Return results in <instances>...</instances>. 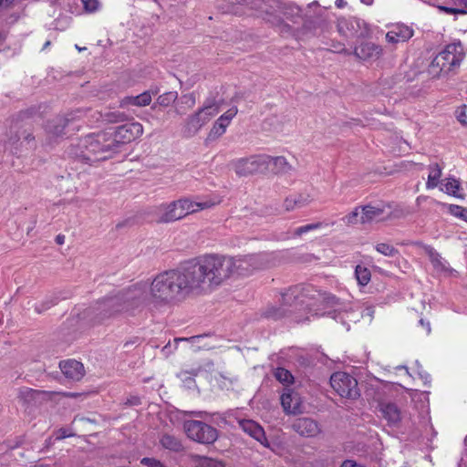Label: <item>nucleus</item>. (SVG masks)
<instances>
[{
	"label": "nucleus",
	"instance_id": "f257e3e1",
	"mask_svg": "<svg viewBox=\"0 0 467 467\" xmlns=\"http://www.w3.org/2000/svg\"><path fill=\"white\" fill-rule=\"evenodd\" d=\"M145 288L146 285L136 284L124 289L119 306L129 311L140 306L148 296L152 303L161 305L210 291L201 257L157 275L150 283L149 294Z\"/></svg>",
	"mask_w": 467,
	"mask_h": 467
},
{
	"label": "nucleus",
	"instance_id": "f03ea898",
	"mask_svg": "<svg viewBox=\"0 0 467 467\" xmlns=\"http://www.w3.org/2000/svg\"><path fill=\"white\" fill-rule=\"evenodd\" d=\"M209 290L220 285L232 275H248L255 270L267 266L265 254H249L243 257H230L219 254L201 256Z\"/></svg>",
	"mask_w": 467,
	"mask_h": 467
},
{
	"label": "nucleus",
	"instance_id": "7ed1b4c3",
	"mask_svg": "<svg viewBox=\"0 0 467 467\" xmlns=\"http://www.w3.org/2000/svg\"><path fill=\"white\" fill-rule=\"evenodd\" d=\"M117 129L111 127L97 134H89L72 146L70 154L87 163L107 160L115 154Z\"/></svg>",
	"mask_w": 467,
	"mask_h": 467
},
{
	"label": "nucleus",
	"instance_id": "20e7f679",
	"mask_svg": "<svg viewBox=\"0 0 467 467\" xmlns=\"http://www.w3.org/2000/svg\"><path fill=\"white\" fill-rule=\"evenodd\" d=\"M465 57L464 47L460 40L446 45L431 60L428 74L431 78H441L455 73Z\"/></svg>",
	"mask_w": 467,
	"mask_h": 467
},
{
	"label": "nucleus",
	"instance_id": "39448f33",
	"mask_svg": "<svg viewBox=\"0 0 467 467\" xmlns=\"http://www.w3.org/2000/svg\"><path fill=\"white\" fill-rule=\"evenodd\" d=\"M305 287L302 285L288 288L281 294V306H269L265 312L268 318L279 319L293 313L305 303Z\"/></svg>",
	"mask_w": 467,
	"mask_h": 467
},
{
	"label": "nucleus",
	"instance_id": "423d86ee",
	"mask_svg": "<svg viewBox=\"0 0 467 467\" xmlns=\"http://www.w3.org/2000/svg\"><path fill=\"white\" fill-rule=\"evenodd\" d=\"M220 111L219 106L216 104H205L196 112L189 115L182 123V133L186 138L195 136L199 130L206 125L212 118Z\"/></svg>",
	"mask_w": 467,
	"mask_h": 467
},
{
	"label": "nucleus",
	"instance_id": "0eeeda50",
	"mask_svg": "<svg viewBox=\"0 0 467 467\" xmlns=\"http://www.w3.org/2000/svg\"><path fill=\"white\" fill-rule=\"evenodd\" d=\"M183 430L190 440L198 443L213 444L218 439L217 429L202 420H186Z\"/></svg>",
	"mask_w": 467,
	"mask_h": 467
},
{
	"label": "nucleus",
	"instance_id": "6e6552de",
	"mask_svg": "<svg viewBox=\"0 0 467 467\" xmlns=\"http://www.w3.org/2000/svg\"><path fill=\"white\" fill-rule=\"evenodd\" d=\"M325 11L320 5L314 2L307 5V9L304 14L303 34L318 36L327 29L328 23L324 16Z\"/></svg>",
	"mask_w": 467,
	"mask_h": 467
},
{
	"label": "nucleus",
	"instance_id": "1a4fd4ad",
	"mask_svg": "<svg viewBox=\"0 0 467 467\" xmlns=\"http://www.w3.org/2000/svg\"><path fill=\"white\" fill-rule=\"evenodd\" d=\"M330 385L342 398L356 400L360 396L357 379L346 372L338 371L332 374Z\"/></svg>",
	"mask_w": 467,
	"mask_h": 467
},
{
	"label": "nucleus",
	"instance_id": "9d476101",
	"mask_svg": "<svg viewBox=\"0 0 467 467\" xmlns=\"http://www.w3.org/2000/svg\"><path fill=\"white\" fill-rule=\"evenodd\" d=\"M337 28L338 33L346 37H368L371 35L368 24L355 16L338 18Z\"/></svg>",
	"mask_w": 467,
	"mask_h": 467
},
{
	"label": "nucleus",
	"instance_id": "9b49d317",
	"mask_svg": "<svg viewBox=\"0 0 467 467\" xmlns=\"http://www.w3.org/2000/svg\"><path fill=\"white\" fill-rule=\"evenodd\" d=\"M268 155L260 154L241 158L233 162L234 171L239 176H248L267 171Z\"/></svg>",
	"mask_w": 467,
	"mask_h": 467
},
{
	"label": "nucleus",
	"instance_id": "f8f14e48",
	"mask_svg": "<svg viewBox=\"0 0 467 467\" xmlns=\"http://www.w3.org/2000/svg\"><path fill=\"white\" fill-rule=\"evenodd\" d=\"M143 131L142 125L132 120L130 114L119 111V144H126L135 140Z\"/></svg>",
	"mask_w": 467,
	"mask_h": 467
},
{
	"label": "nucleus",
	"instance_id": "ddd939ff",
	"mask_svg": "<svg viewBox=\"0 0 467 467\" xmlns=\"http://www.w3.org/2000/svg\"><path fill=\"white\" fill-rule=\"evenodd\" d=\"M291 427L294 431L302 437L313 438L321 433L319 423L308 417L296 419Z\"/></svg>",
	"mask_w": 467,
	"mask_h": 467
},
{
	"label": "nucleus",
	"instance_id": "4468645a",
	"mask_svg": "<svg viewBox=\"0 0 467 467\" xmlns=\"http://www.w3.org/2000/svg\"><path fill=\"white\" fill-rule=\"evenodd\" d=\"M237 112V108L233 107L221 115L213 123L208 134V139L213 140L221 137L226 131L227 127L230 125L232 119L236 116Z\"/></svg>",
	"mask_w": 467,
	"mask_h": 467
},
{
	"label": "nucleus",
	"instance_id": "2eb2a0df",
	"mask_svg": "<svg viewBox=\"0 0 467 467\" xmlns=\"http://www.w3.org/2000/svg\"><path fill=\"white\" fill-rule=\"evenodd\" d=\"M382 53V47L372 42H362L353 51L354 56L363 61L378 60Z\"/></svg>",
	"mask_w": 467,
	"mask_h": 467
},
{
	"label": "nucleus",
	"instance_id": "dca6fc26",
	"mask_svg": "<svg viewBox=\"0 0 467 467\" xmlns=\"http://www.w3.org/2000/svg\"><path fill=\"white\" fill-rule=\"evenodd\" d=\"M379 410L390 427H398L403 418V414L398 405L392 402L379 403Z\"/></svg>",
	"mask_w": 467,
	"mask_h": 467
},
{
	"label": "nucleus",
	"instance_id": "f3484780",
	"mask_svg": "<svg viewBox=\"0 0 467 467\" xmlns=\"http://www.w3.org/2000/svg\"><path fill=\"white\" fill-rule=\"evenodd\" d=\"M387 208H389V205L384 203L361 206V223H371L381 220L384 217Z\"/></svg>",
	"mask_w": 467,
	"mask_h": 467
},
{
	"label": "nucleus",
	"instance_id": "a211bd4d",
	"mask_svg": "<svg viewBox=\"0 0 467 467\" xmlns=\"http://www.w3.org/2000/svg\"><path fill=\"white\" fill-rule=\"evenodd\" d=\"M239 426L245 433L259 441L262 445L269 447L265 431L257 422L252 420H239Z\"/></svg>",
	"mask_w": 467,
	"mask_h": 467
},
{
	"label": "nucleus",
	"instance_id": "6ab92c4d",
	"mask_svg": "<svg viewBox=\"0 0 467 467\" xmlns=\"http://www.w3.org/2000/svg\"><path fill=\"white\" fill-rule=\"evenodd\" d=\"M281 404L286 413L296 414L302 412V401L298 393L287 389L281 396Z\"/></svg>",
	"mask_w": 467,
	"mask_h": 467
},
{
	"label": "nucleus",
	"instance_id": "aec40b11",
	"mask_svg": "<svg viewBox=\"0 0 467 467\" xmlns=\"http://www.w3.org/2000/svg\"><path fill=\"white\" fill-rule=\"evenodd\" d=\"M59 368L67 379L73 380H79L85 374L83 364L75 359L60 361Z\"/></svg>",
	"mask_w": 467,
	"mask_h": 467
},
{
	"label": "nucleus",
	"instance_id": "412c9836",
	"mask_svg": "<svg viewBox=\"0 0 467 467\" xmlns=\"http://www.w3.org/2000/svg\"><path fill=\"white\" fill-rule=\"evenodd\" d=\"M150 104V97L149 93H140L137 96H127L121 99L119 102V109H126L129 112L134 111L133 107L141 108Z\"/></svg>",
	"mask_w": 467,
	"mask_h": 467
},
{
	"label": "nucleus",
	"instance_id": "4be33fe9",
	"mask_svg": "<svg viewBox=\"0 0 467 467\" xmlns=\"http://www.w3.org/2000/svg\"><path fill=\"white\" fill-rule=\"evenodd\" d=\"M413 36V30L405 25H395L386 35L389 43L398 44L406 42Z\"/></svg>",
	"mask_w": 467,
	"mask_h": 467
},
{
	"label": "nucleus",
	"instance_id": "5701e85b",
	"mask_svg": "<svg viewBox=\"0 0 467 467\" xmlns=\"http://www.w3.org/2000/svg\"><path fill=\"white\" fill-rule=\"evenodd\" d=\"M179 201L182 204L181 208H182V210L183 212L184 217L190 213H193L198 211L210 208L219 202H213L211 200L195 202V201H191L190 199H187V198L180 199Z\"/></svg>",
	"mask_w": 467,
	"mask_h": 467
},
{
	"label": "nucleus",
	"instance_id": "b1692460",
	"mask_svg": "<svg viewBox=\"0 0 467 467\" xmlns=\"http://www.w3.org/2000/svg\"><path fill=\"white\" fill-rule=\"evenodd\" d=\"M68 124V119L65 117H56L49 120L46 126V132L48 140L60 137L64 133L65 128Z\"/></svg>",
	"mask_w": 467,
	"mask_h": 467
},
{
	"label": "nucleus",
	"instance_id": "393cba45",
	"mask_svg": "<svg viewBox=\"0 0 467 467\" xmlns=\"http://www.w3.org/2000/svg\"><path fill=\"white\" fill-rule=\"evenodd\" d=\"M157 220L160 223H171L177 221L175 202L162 203L155 210Z\"/></svg>",
	"mask_w": 467,
	"mask_h": 467
},
{
	"label": "nucleus",
	"instance_id": "a878e982",
	"mask_svg": "<svg viewBox=\"0 0 467 467\" xmlns=\"http://www.w3.org/2000/svg\"><path fill=\"white\" fill-rule=\"evenodd\" d=\"M440 8L451 15L467 14V0H446Z\"/></svg>",
	"mask_w": 467,
	"mask_h": 467
},
{
	"label": "nucleus",
	"instance_id": "bb28decb",
	"mask_svg": "<svg viewBox=\"0 0 467 467\" xmlns=\"http://www.w3.org/2000/svg\"><path fill=\"white\" fill-rule=\"evenodd\" d=\"M160 443L164 449L174 452H180L183 450L182 441L178 437L169 433L161 435L160 438Z\"/></svg>",
	"mask_w": 467,
	"mask_h": 467
},
{
	"label": "nucleus",
	"instance_id": "cd10ccee",
	"mask_svg": "<svg viewBox=\"0 0 467 467\" xmlns=\"http://www.w3.org/2000/svg\"><path fill=\"white\" fill-rule=\"evenodd\" d=\"M426 253L434 267L438 272H447L449 270L448 263L441 256V254L432 247L426 248Z\"/></svg>",
	"mask_w": 467,
	"mask_h": 467
},
{
	"label": "nucleus",
	"instance_id": "c85d7f7f",
	"mask_svg": "<svg viewBox=\"0 0 467 467\" xmlns=\"http://www.w3.org/2000/svg\"><path fill=\"white\" fill-rule=\"evenodd\" d=\"M268 159L270 161L267 162V171H272L274 172H285L290 170V165L285 157H271L268 155Z\"/></svg>",
	"mask_w": 467,
	"mask_h": 467
},
{
	"label": "nucleus",
	"instance_id": "c756f323",
	"mask_svg": "<svg viewBox=\"0 0 467 467\" xmlns=\"http://www.w3.org/2000/svg\"><path fill=\"white\" fill-rule=\"evenodd\" d=\"M310 202L309 196L295 195L287 197L284 205L286 211H292L296 208H301Z\"/></svg>",
	"mask_w": 467,
	"mask_h": 467
},
{
	"label": "nucleus",
	"instance_id": "7c9ffc66",
	"mask_svg": "<svg viewBox=\"0 0 467 467\" xmlns=\"http://www.w3.org/2000/svg\"><path fill=\"white\" fill-rule=\"evenodd\" d=\"M460 182L454 178H449L442 183L441 191L456 198L463 199V195L460 192Z\"/></svg>",
	"mask_w": 467,
	"mask_h": 467
},
{
	"label": "nucleus",
	"instance_id": "2f4dec72",
	"mask_svg": "<svg viewBox=\"0 0 467 467\" xmlns=\"http://www.w3.org/2000/svg\"><path fill=\"white\" fill-rule=\"evenodd\" d=\"M429 175L428 181L426 182V187L428 189H433L438 186L440 178L441 176V169L439 167L437 163H433L429 166Z\"/></svg>",
	"mask_w": 467,
	"mask_h": 467
},
{
	"label": "nucleus",
	"instance_id": "473e14b6",
	"mask_svg": "<svg viewBox=\"0 0 467 467\" xmlns=\"http://www.w3.org/2000/svg\"><path fill=\"white\" fill-rule=\"evenodd\" d=\"M177 99L178 93L176 91L165 92L157 98L156 102L152 105L151 109H155L157 105L167 108L174 103Z\"/></svg>",
	"mask_w": 467,
	"mask_h": 467
},
{
	"label": "nucleus",
	"instance_id": "72a5a7b5",
	"mask_svg": "<svg viewBox=\"0 0 467 467\" xmlns=\"http://www.w3.org/2000/svg\"><path fill=\"white\" fill-rule=\"evenodd\" d=\"M195 103H196V100H195L194 94L191 93V94L183 95L181 97L180 104L185 105L186 107L178 105L176 107L175 111L177 114L182 115L186 112L187 109L193 108Z\"/></svg>",
	"mask_w": 467,
	"mask_h": 467
},
{
	"label": "nucleus",
	"instance_id": "f704fd0d",
	"mask_svg": "<svg viewBox=\"0 0 467 467\" xmlns=\"http://www.w3.org/2000/svg\"><path fill=\"white\" fill-rule=\"evenodd\" d=\"M355 275L358 285L365 286L367 285L371 278L370 271L362 265H357L355 269Z\"/></svg>",
	"mask_w": 467,
	"mask_h": 467
},
{
	"label": "nucleus",
	"instance_id": "c9c22d12",
	"mask_svg": "<svg viewBox=\"0 0 467 467\" xmlns=\"http://www.w3.org/2000/svg\"><path fill=\"white\" fill-rule=\"evenodd\" d=\"M302 9L296 5H289L284 9V16L286 19L292 21L293 23H297L298 18H300L304 15L302 14Z\"/></svg>",
	"mask_w": 467,
	"mask_h": 467
},
{
	"label": "nucleus",
	"instance_id": "e433bc0d",
	"mask_svg": "<svg viewBox=\"0 0 467 467\" xmlns=\"http://www.w3.org/2000/svg\"><path fill=\"white\" fill-rule=\"evenodd\" d=\"M200 368H194L192 371H182L179 378L184 383L185 387L192 389L194 386V377L198 375Z\"/></svg>",
	"mask_w": 467,
	"mask_h": 467
},
{
	"label": "nucleus",
	"instance_id": "4c0bfd02",
	"mask_svg": "<svg viewBox=\"0 0 467 467\" xmlns=\"http://www.w3.org/2000/svg\"><path fill=\"white\" fill-rule=\"evenodd\" d=\"M275 377L278 381L284 384H291L294 380V377L291 372L284 368H276Z\"/></svg>",
	"mask_w": 467,
	"mask_h": 467
},
{
	"label": "nucleus",
	"instance_id": "58836bf2",
	"mask_svg": "<svg viewBox=\"0 0 467 467\" xmlns=\"http://www.w3.org/2000/svg\"><path fill=\"white\" fill-rule=\"evenodd\" d=\"M34 139L35 138L32 136L30 132H26V130H24L23 132H21V134L16 136V138H11L9 140V143L13 146L21 140L20 144L22 146H29V144L34 140Z\"/></svg>",
	"mask_w": 467,
	"mask_h": 467
},
{
	"label": "nucleus",
	"instance_id": "ea45409f",
	"mask_svg": "<svg viewBox=\"0 0 467 467\" xmlns=\"http://www.w3.org/2000/svg\"><path fill=\"white\" fill-rule=\"evenodd\" d=\"M347 224L361 223V206L356 207L351 213L343 218Z\"/></svg>",
	"mask_w": 467,
	"mask_h": 467
},
{
	"label": "nucleus",
	"instance_id": "a19ab883",
	"mask_svg": "<svg viewBox=\"0 0 467 467\" xmlns=\"http://www.w3.org/2000/svg\"><path fill=\"white\" fill-rule=\"evenodd\" d=\"M58 298L55 296H50L44 300L41 303H38L35 306V311L38 314L49 309L51 306L57 304Z\"/></svg>",
	"mask_w": 467,
	"mask_h": 467
},
{
	"label": "nucleus",
	"instance_id": "79ce46f5",
	"mask_svg": "<svg viewBox=\"0 0 467 467\" xmlns=\"http://www.w3.org/2000/svg\"><path fill=\"white\" fill-rule=\"evenodd\" d=\"M376 250L385 256L389 257H393L398 254V250L394 246L385 243L378 244L376 245Z\"/></svg>",
	"mask_w": 467,
	"mask_h": 467
},
{
	"label": "nucleus",
	"instance_id": "37998d69",
	"mask_svg": "<svg viewBox=\"0 0 467 467\" xmlns=\"http://www.w3.org/2000/svg\"><path fill=\"white\" fill-rule=\"evenodd\" d=\"M449 212L452 215L462 218L467 222V208H464V207H462V206L456 205V204H450Z\"/></svg>",
	"mask_w": 467,
	"mask_h": 467
},
{
	"label": "nucleus",
	"instance_id": "c03bdc74",
	"mask_svg": "<svg viewBox=\"0 0 467 467\" xmlns=\"http://www.w3.org/2000/svg\"><path fill=\"white\" fill-rule=\"evenodd\" d=\"M199 467H224V464L222 461H218L212 458H203Z\"/></svg>",
	"mask_w": 467,
	"mask_h": 467
},
{
	"label": "nucleus",
	"instance_id": "a18cd8bd",
	"mask_svg": "<svg viewBox=\"0 0 467 467\" xmlns=\"http://www.w3.org/2000/svg\"><path fill=\"white\" fill-rule=\"evenodd\" d=\"M457 119L462 124L467 126V105H462L456 111Z\"/></svg>",
	"mask_w": 467,
	"mask_h": 467
},
{
	"label": "nucleus",
	"instance_id": "49530a36",
	"mask_svg": "<svg viewBox=\"0 0 467 467\" xmlns=\"http://www.w3.org/2000/svg\"><path fill=\"white\" fill-rule=\"evenodd\" d=\"M84 9L88 13L96 12L99 7L98 0H81Z\"/></svg>",
	"mask_w": 467,
	"mask_h": 467
},
{
	"label": "nucleus",
	"instance_id": "de8ad7c7",
	"mask_svg": "<svg viewBox=\"0 0 467 467\" xmlns=\"http://www.w3.org/2000/svg\"><path fill=\"white\" fill-rule=\"evenodd\" d=\"M140 463L147 467H167L160 460L155 458L144 457L140 460Z\"/></svg>",
	"mask_w": 467,
	"mask_h": 467
},
{
	"label": "nucleus",
	"instance_id": "09e8293b",
	"mask_svg": "<svg viewBox=\"0 0 467 467\" xmlns=\"http://www.w3.org/2000/svg\"><path fill=\"white\" fill-rule=\"evenodd\" d=\"M115 306V301L113 298L104 300L100 303H99V306L97 307L98 310H107L109 311L108 307H114Z\"/></svg>",
	"mask_w": 467,
	"mask_h": 467
},
{
	"label": "nucleus",
	"instance_id": "8fccbe9b",
	"mask_svg": "<svg viewBox=\"0 0 467 467\" xmlns=\"http://www.w3.org/2000/svg\"><path fill=\"white\" fill-rule=\"evenodd\" d=\"M181 413L185 416H192V417H198V418H204L208 415V413L206 411H202V410H183Z\"/></svg>",
	"mask_w": 467,
	"mask_h": 467
},
{
	"label": "nucleus",
	"instance_id": "3c124183",
	"mask_svg": "<svg viewBox=\"0 0 467 467\" xmlns=\"http://www.w3.org/2000/svg\"><path fill=\"white\" fill-rule=\"evenodd\" d=\"M276 26L279 28L280 33H282V34H290L291 33L290 26L284 23L282 20H278Z\"/></svg>",
	"mask_w": 467,
	"mask_h": 467
},
{
	"label": "nucleus",
	"instance_id": "603ef678",
	"mask_svg": "<svg viewBox=\"0 0 467 467\" xmlns=\"http://www.w3.org/2000/svg\"><path fill=\"white\" fill-rule=\"evenodd\" d=\"M139 404H140V398L137 396H131L130 398L127 399V400L125 401V405H128V406H137Z\"/></svg>",
	"mask_w": 467,
	"mask_h": 467
},
{
	"label": "nucleus",
	"instance_id": "864d4df0",
	"mask_svg": "<svg viewBox=\"0 0 467 467\" xmlns=\"http://www.w3.org/2000/svg\"><path fill=\"white\" fill-rule=\"evenodd\" d=\"M175 202V208H176V214H177V220H180L184 217L182 208H181L182 204L179 200L173 201Z\"/></svg>",
	"mask_w": 467,
	"mask_h": 467
},
{
	"label": "nucleus",
	"instance_id": "5fc2aeb1",
	"mask_svg": "<svg viewBox=\"0 0 467 467\" xmlns=\"http://www.w3.org/2000/svg\"><path fill=\"white\" fill-rule=\"evenodd\" d=\"M306 233H308L307 228L306 225H303V226L296 228L294 230L293 234L295 236H301L302 234H306Z\"/></svg>",
	"mask_w": 467,
	"mask_h": 467
},
{
	"label": "nucleus",
	"instance_id": "6e6d98bb",
	"mask_svg": "<svg viewBox=\"0 0 467 467\" xmlns=\"http://www.w3.org/2000/svg\"><path fill=\"white\" fill-rule=\"evenodd\" d=\"M306 226L309 233L311 231L320 229L323 226V223H314L306 224Z\"/></svg>",
	"mask_w": 467,
	"mask_h": 467
},
{
	"label": "nucleus",
	"instance_id": "4d7b16f0",
	"mask_svg": "<svg viewBox=\"0 0 467 467\" xmlns=\"http://www.w3.org/2000/svg\"><path fill=\"white\" fill-rule=\"evenodd\" d=\"M202 337V336H194V337H192L190 338H175L174 341L175 343H178L180 341H192V342H197L199 341L201 338Z\"/></svg>",
	"mask_w": 467,
	"mask_h": 467
},
{
	"label": "nucleus",
	"instance_id": "13d9d810",
	"mask_svg": "<svg viewBox=\"0 0 467 467\" xmlns=\"http://www.w3.org/2000/svg\"><path fill=\"white\" fill-rule=\"evenodd\" d=\"M405 213H406L402 209H396L390 214H389L388 217H401L404 216Z\"/></svg>",
	"mask_w": 467,
	"mask_h": 467
},
{
	"label": "nucleus",
	"instance_id": "bf43d9fd",
	"mask_svg": "<svg viewBox=\"0 0 467 467\" xmlns=\"http://www.w3.org/2000/svg\"><path fill=\"white\" fill-rule=\"evenodd\" d=\"M160 92V88L158 87H151L149 90L144 91V93H149L150 97V101L152 100V97L156 96Z\"/></svg>",
	"mask_w": 467,
	"mask_h": 467
},
{
	"label": "nucleus",
	"instance_id": "052dcab7",
	"mask_svg": "<svg viewBox=\"0 0 467 467\" xmlns=\"http://www.w3.org/2000/svg\"><path fill=\"white\" fill-rule=\"evenodd\" d=\"M419 375L421 379H423L424 383L427 384L431 381V377L427 372H419Z\"/></svg>",
	"mask_w": 467,
	"mask_h": 467
},
{
	"label": "nucleus",
	"instance_id": "680f3d73",
	"mask_svg": "<svg viewBox=\"0 0 467 467\" xmlns=\"http://www.w3.org/2000/svg\"><path fill=\"white\" fill-rule=\"evenodd\" d=\"M335 48H336V52H337V53H345L348 55L350 54V52L348 51L343 45L336 46Z\"/></svg>",
	"mask_w": 467,
	"mask_h": 467
},
{
	"label": "nucleus",
	"instance_id": "e2e57ef3",
	"mask_svg": "<svg viewBox=\"0 0 467 467\" xmlns=\"http://www.w3.org/2000/svg\"><path fill=\"white\" fill-rule=\"evenodd\" d=\"M341 467H361V466L352 461H346L343 462Z\"/></svg>",
	"mask_w": 467,
	"mask_h": 467
},
{
	"label": "nucleus",
	"instance_id": "0e129e2a",
	"mask_svg": "<svg viewBox=\"0 0 467 467\" xmlns=\"http://www.w3.org/2000/svg\"><path fill=\"white\" fill-rule=\"evenodd\" d=\"M72 436L71 433L67 432L66 430H60L59 435L57 436L58 439H64L67 437Z\"/></svg>",
	"mask_w": 467,
	"mask_h": 467
},
{
	"label": "nucleus",
	"instance_id": "69168bd1",
	"mask_svg": "<svg viewBox=\"0 0 467 467\" xmlns=\"http://www.w3.org/2000/svg\"><path fill=\"white\" fill-rule=\"evenodd\" d=\"M328 315H331V317L334 318V319H337V318H341V312L339 310H335L333 312H329Z\"/></svg>",
	"mask_w": 467,
	"mask_h": 467
},
{
	"label": "nucleus",
	"instance_id": "338daca9",
	"mask_svg": "<svg viewBox=\"0 0 467 467\" xmlns=\"http://www.w3.org/2000/svg\"><path fill=\"white\" fill-rule=\"evenodd\" d=\"M124 76H125V74H124V73H122V75H121V79H122V82H123V84L125 85V87H127V88L131 87V86L136 82V80H132V81H125V80H124Z\"/></svg>",
	"mask_w": 467,
	"mask_h": 467
},
{
	"label": "nucleus",
	"instance_id": "774afa93",
	"mask_svg": "<svg viewBox=\"0 0 467 467\" xmlns=\"http://www.w3.org/2000/svg\"><path fill=\"white\" fill-rule=\"evenodd\" d=\"M56 242L57 244H63L65 243V236L62 235V234H58L57 237H56Z\"/></svg>",
	"mask_w": 467,
	"mask_h": 467
}]
</instances>
